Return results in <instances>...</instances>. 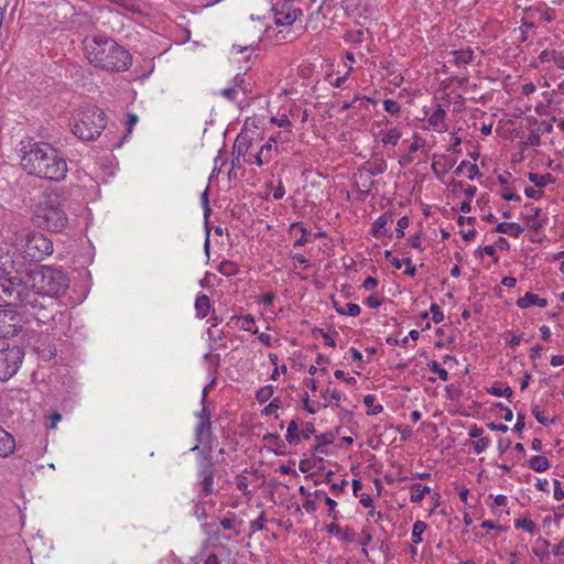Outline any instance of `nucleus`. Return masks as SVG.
Returning a JSON list of instances; mask_svg holds the SVG:
<instances>
[{"mask_svg": "<svg viewBox=\"0 0 564 564\" xmlns=\"http://www.w3.org/2000/svg\"><path fill=\"white\" fill-rule=\"evenodd\" d=\"M534 26L535 24L533 22H529L523 19L521 25L516 29L514 32H519L521 42H527L529 40V30L533 29Z\"/></svg>", "mask_w": 564, "mask_h": 564, "instance_id": "e433bc0d", "label": "nucleus"}, {"mask_svg": "<svg viewBox=\"0 0 564 564\" xmlns=\"http://www.w3.org/2000/svg\"><path fill=\"white\" fill-rule=\"evenodd\" d=\"M54 247L50 238L39 231L26 235L22 248V254L25 260L40 262L53 253Z\"/></svg>", "mask_w": 564, "mask_h": 564, "instance_id": "6e6552de", "label": "nucleus"}, {"mask_svg": "<svg viewBox=\"0 0 564 564\" xmlns=\"http://www.w3.org/2000/svg\"><path fill=\"white\" fill-rule=\"evenodd\" d=\"M369 102H375L372 98H361L359 95H356L355 98L351 101H346L340 106L339 111H346L348 109H361L367 108V105Z\"/></svg>", "mask_w": 564, "mask_h": 564, "instance_id": "4be33fe9", "label": "nucleus"}, {"mask_svg": "<svg viewBox=\"0 0 564 564\" xmlns=\"http://www.w3.org/2000/svg\"><path fill=\"white\" fill-rule=\"evenodd\" d=\"M517 305L520 308H528L532 305L545 307L547 305L546 299L540 297L538 294L527 292L522 297L518 299Z\"/></svg>", "mask_w": 564, "mask_h": 564, "instance_id": "2eb2a0df", "label": "nucleus"}, {"mask_svg": "<svg viewBox=\"0 0 564 564\" xmlns=\"http://www.w3.org/2000/svg\"><path fill=\"white\" fill-rule=\"evenodd\" d=\"M495 231L499 234H506L513 238H518L522 234L523 229L517 223H500L495 228Z\"/></svg>", "mask_w": 564, "mask_h": 564, "instance_id": "6ab92c4d", "label": "nucleus"}, {"mask_svg": "<svg viewBox=\"0 0 564 564\" xmlns=\"http://www.w3.org/2000/svg\"><path fill=\"white\" fill-rule=\"evenodd\" d=\"M334 308L340 315L347 316H358L361 312V308L358 304L355 303H346L345 306H341L336 300L333 301Z\"/></svg>", "mask_w": 564, "mask_h": 564, "instance_id": "aec40b11", "label": "nucleus"}, {"mask_svg": "<svg viewBox=\"0 0 564 564\" xmlns=\"http://www.w3.org/2000/svg\"><path fill=\"white\" fill-rule=\"evenodd\" d=\"M325 503L328 507V517L333 518L334 520H337L338 518V511L336 510V501L332 498H326Z\"/></svg>", "mask_w": 564, "mask_h": 564, "instance_id": "13d9d810", "label": "nucleus"}, {"mask_svg": "<svg viewBox=\"0 0 564 564\" xmlns=\"http://www.w3.org/2000/svg\"><path fill=\"white\" fill-rule=\"evenodd\" d=\"M524 194L529 198L540 199L543 196V192L540 189H535L534 187H527L524 189Z\"/></svg>", "mask_w": 564, "mask_h": 564, "instance_id": "338daca9", "label": "nucleus"}, {"mask_svg": "<svg viewBox=\"0 0 564 564\" xmlns=\"http://www.w3.org/2000/svg\"><path fill=\"white\" fill-rule=\"evenodd\" d=\"M212 308L210 300L206 294L197 295L195 300V315L197 318H205Z\"/></svg>", "mask_w": 564, "mask_h": 564, "instance_id": "dca6fc26", "label": "nucleus"}, {"mask_svg": "<svg viewBox=\"0 0 564 564\" xmlns=\"http://www.w3.org/2000/svg\"><path fill=\"white\" fill-rule=\"evenodd\" d=\"M272 142H275L274 137H270L265 144L260 148V153L267 159L268 163L273 159V156L278 153V145H273Z\"/></svg>", "mask_w": 564, "mask_h": 564, "instance_id": "7c9ffc66", "label": "nucleus"}, {"mask_svg": "<svg viewBox=\"0 0 564 564\" xmlns=\"http://www.w3.org/2000/svg\"><path fill=\"white\" fill-rule=\"evenodd\" d=\"M371 540H372L371 529L369 527L362 528L361 533H360V544L362 546H366L371 542Z\"/></svg>", "mask_w": 564, "mask_h": 564, "instance_id": "4d7b16f0", "label": "nucleus"}, {"mask_svg": "<svg viewBox=\"0 0 564 564\" xmlns=\"http://www.w3.org/2000/svg\"><path fill=\"white\" fill-rule=\"evenodd\" d=\"M246 74H237L232 79V86L243 94L250 93V84L246 80Z\"/></svg>", "mask_w": 564, "mask_h": 564, "instance_id": "473e14b6", "label": "nucleus"}, {"mask_svg": "<svg viewBox=\"0 0 564 564\" xmlns=\"http://www.w3.org/2000/svg\"><path fill=\"white\" fill-rule=\"evenodd\" d=\"M288 443L290 445H297L301 442V433L299 432V425L295 420H292L286 430V436H285Z\"/></svg>", "mask_w": 564, "mask_h": 564, "instance_id": "cd10ccee", "label": "nucleus"}, {"mask_svg": "<svg viewBox=\"0 0 564 564\" xmlns=\"http://www.w3.org/2000/svg\"><path fill=\"white\" fill-rule=\"evenodd\" d=\"M237 319H241L242 321V324L240 326L241 329L246 330V332H252V333H257V328L253 329V326L256 325V321L253 318L252 315L248 314L246 316H242V317H237Z\"/></svg>", "mask_w": 564, "mask_h": 564, "instance_id": "a19ab883", "label": "nucleus"}, {"mask_svg": "<svg viewBox=\"0 0 564 564\" xmlns=\"http://www.w3.org/2000/svg\"><path fill=\"white\" fill-rule=\"evenodd\" d=\"M209 188L206 187L205 191L202 193V196H200V203H202V207L204 209V217L205 219L207 220L210 213H212V209H210V206H209Z\"/></svg>", "mask_w": 564, "mask_h": 564, "instance_id": "c03bdc74", "label": "nucleus"}, {"mask_svg": "<svg viewBox=\"0 0 564 564\" xmlns=\"http://www.w3.org/2000/svg\"><path fill=\"white\" fill-rule=\"evenodd\" d=\"M223 529L225 530H232L236 532V534H239V530L237 528V522L235 519L232 518H224L223 520H220V523Z\"/></svg>", "mask_w": 564, "mask_h": 564, "instance_id": "603ef678", "label": "nucleus"}, {"mask_svg": "<svg viewBox=\"0 0 564 564\" xmlns=\"http://www.w3.org/2000/svg\"><path fill=\"white\" fill-rule=\"evenodd\" d=\"M454 55V62L457 65H465L473 61L474 52L471 50H459L451 52Z\"/></svg>", "mask_w": 564, "mask_h": 564, "instance_id": "c756f323", "label": "nucleus"}, {"mask_svg": "<svg viewBox=\"0 0 564 564\" xmlns=\"http://www.w3.org/2000/svg\"><path fill=\"white\" fill-rule=\"evenodd\" d=\"M446 111L441 104H437L436 108L429 116V124L433 127L435 130L445 131L447 130V124L445 123Z\"/></svg>", "mask_w": 564, "mask_h": 564, "instance_id": "ddd939ff", "label": "nucleus"}, {"mask_svg": "<svg viewBox=\"0 0 564 564\" xmlns=\"http://www.w3.org/2000/svg\"><path fill=\"white\" fill-rule=\"evenodd\" d=\"M554 499L557 501H561L564 499V490L562 488L561 481L557 479H554Z\"/></svg>", "mask_w": 564, "mask_h": 564, "instance_id": "680f3d73", "label": "nucleus"}, {"mask_svg": "<svg viewBox=\"0 0 564 564\" xmlns=\"http://www.w3.org/2000/svg\"><path fill=\"white\" fill-rule=\"evenodd\" d=\"M464 170L468 172L467 177L469 180H474L475 177L480 175L479 167L476 164H473L468 161H462L460 164L454 171V174L456 176H460L463 174Z\"/></svg>", "mask_w": 564, "mask_h": 564, "instance_id": "412c9836", "label": "nucleus"}, {"mask_svg": "<svg viewBox=\"0 0 564 564\" xmlns=\"http://www.w3.org/2000/svg\"><path fill=\"white\" fill-rule=\"evenodd\" d=\"M15 271L13 257L9 253L0 256V278L14 276Z\"/></svg>", "mask_w": 564, "mask_h": 564, "instance_id": "a211bd4d", "label": "nucleus"}, {"mask_svg": "<svg viewBox=\"0 0 564 564\" xmlns=\"http://www.w3.org/2000/svg\"><path fill=\"white\" fill-rule=\"evenodd\" d=\"M237 271L236 267L231 262H223L219 267V272L224 275H232Z\"/></svg>", "mask_w": 564, "mask_h": 564, "instance_id": "6e6d98bb", "label": "nucleus"}, {"mask_svg": "<svg viewBox=\"0 0 564 564\" xmlns=\"http://www.w3.org/2000/svg\"><path fill=\"white\" fill-rule=\"evenodd\" d=\"M20 164L30 175L53 181H63L68 172L63 153L48 142L29 139L21 142Z\"/></svg>", "mask_w": 564, "mask_h": 564, "instance_id": "f257e3e1", "label": "nucleus"}, {"mask_svg": "<svg viewBox=\"0 0 564 564\" xmlns=\"http://www.w3.org/2000/svg\"><path fill=\"white\" fill-rule=\"evenodd\" d=\"M21 318L13 310H0V338L15 336L20 329Z\"/></svg>", "mask_w": 564, "mask_h": 564, "instance_id": "9d476101", "label": "nucleus"}, {"mask_svg": "<svg viewBox=\"0 0 564 564\" xmlns=\"http://www.w3.org/2000/svg\"><path fill=\"white\" fill-rule=\"evenodd\" d=\"M339 535L344 542H352L355 540L356 533L352 529L345 528L344 530L341 529V533Z\"/></svg>", "mask_w": 564, "mask_h": 564, "instance_id": "e2e57ef3", "label": "nucleus"}, {"mask_svg": "<svg viewBox=\"0 0 564 564\" xmlns=\"http://www.w3.org/2000/svg\"><path fill=\"white\" fill-rule=\"evenodd\" d=\"M389 220H391V216H388L386 214L378 217L372 224V236L376 238L383 236L386 234V226Z\"/></svg>", "mask_w": 564, "mask_h": 564, "instance_id": "bb28decb", "label": "nucleus"}, {"mask_svg": "<svg viewBox=\"0 0 564 564\" xmlns=\"http://www.w3.org/2000/svg\"><path fill=\"white\" fill-rule=\"evenodd\" d=\"M528 178L539 188L545 187L547 184H553L555 182V177L550 173L540 175L531 172L529 173Z\"/></svg>", "mask_w": 564, "mask_h": 564, "instance_id": "b1692460", "label": "nucleus"}, {"mask_svg": "<svg viewBox=\"0 0 564 564\" xmlns=\"http://www.w3.org/2000/svg\"><path fill=\"white\" fill-rule=\"evenodd\" d=\"M24 352L18 346L0 343V380L12 378L20 368Z\"/></svg>", "mask_w": 564, "mask_h": 564, "instance_id": "1a4fd4ad", "label": "nucleus"}, {"mask_svg": "<svg viewBox=\"0 0 564 564\" xmlns=\"http://www.w3.org/2000/svg\"><path fill=\"white\" fill-rule=\"evenodd\" d=\"M516 528L523 529L531 533L535 529V523L530 518L518 519L514 522Z\"/></svg>", "mask_w": 564, "mask_h": 564, "instance_id": "79ce46f5", "label": "nucleus"}, {"mask_svg": "<svg viewBox=\"0 0 564 564\" xmlns=\"http://www.w3.org/2000/svg\"><path fill=\"white\" fill-rule=\"evenodd\" d=\"M375 400L376 398L372 394H367L364 398L365 405L371 409L368 413L372 415L379 414L383 411V406L381 404H375Z\"/></svg>", "mask_w": 564, "mask_h": 564, "instance_id": "58836bf2", "label": "nucleus"}, {"mask_svg": "<svg viewBox=\"0 0 564 564\" xmlns=\"http://www.w3.org/2000/svg\"><path fill=\"white\" fill-rule=\"evenodd\" d=\"M238 89L234 86L224 88L219 91V95L229 101H236L238 97Z\"/></svg>", "mask_w": 564, "mask_h": 564, "instance_id": "49530a36", "label": "nucleus"}, {"mask_svg": "<svg viewBox=\"0 0 564 564\" xmlns=\"http://www.w3.org/2000/svg\"><path fill=\"white\" fill-rule=\"evenodd\" d=\"M402 133L398 128H391L388 131L382 133L381 142L384 145L391 144L395 147L401 138Z\"/></svg>", "mask_w": 564, "mask_h": 564, "instance_id": "c85d7f7f", "label": "nucleus"}, {"mask_svg": "<svg viewBox=\"0 0 564 564\" xmlns=\"http://www.w3.org/2000/svg\"><path fill=\"white\" fill-rule=\"evenodd\" d=\"M302 13L301 9L291 8L289 3L284 2L274 9V22L276 25H292Z\"/></svg>", "mask_w": 564, "mask_h": 564, "instance_id": "9b49d317", "label": "nucleus"}, {"mask_svg": "<svg viewBox=\"0 0 564 564\" xmlns=\"http://www.w3.org/2000/svg\"><path fill=\"white\" fill-rule=\"evenodd\" d=\"M272 122L276 123L281 128H290L292 126L286 115H282L280 118L273 117Z\"/></svg>", "mask_w": 564, "mask_h": 564, "instance_id": "0e129e2a", "label": "nucleus"}, {"mask_svg": "<svg viewBox=\"0 0 564 564\" xmlns=\"http://www.w3.org/2000/svg\"><path fill=\"white\" fill-rule=\"evenodd\" d=\"M264 522H265V517H264V512L262 511L261 514L256 520L250 522V529L252 531H262L265 529Z\"/></svg>", "mask_w": 564, "mask_h": 564, "instance_id": "8fccbe9b", "label": "nucleus"}, {"mask_svg": "<svg viewBox=\"0 0 564 564\" xmlns=\"http://www.w3.org/2000/svg\"><path fill=\"white\" fill-rule=\"evenodd\" d=\"M524 208L528 210L527 217L532 220L539 217L541 209L535 207L533 204H527Z\"/></svg>", "mask_w": 564, "mask_h": 564, "instance_id": "052dcab7", "label": "nucleus"}, {"mask_svg": "<svg viewBox=\"0 0 564 564\" xmlns=\"http://www.w3.org/2000/svg\"><path fill=\"white\" fill-rule=\"evenodd\" d=\"M525 144L530 145V147H539L541 144L540 135L538 133H535V132H531L528 135Z\"/></svg>", "mask_w": 564, "mask_h": 564, "instance_id": "774afa93", "label": "nucleus"}, {"mask_svg": "<svg viewBox=\"0 0 564 564\" xmlns=\"http://www.w3.org/2000/svg\"><path fill=\"white\" fill-rule=\"evenodd\" d=\"M191 452L197 454L198 498L204 499L214 492L216 463L212 455V446L208 445L200 448L196 444L191 448Z\"/></svg>", "mask_w": 564, "mask_h": 564, "instance_id": "0eeeda50", "label": "nucleus"}, {"mask_svg": "<svg viewBox=\"0 0 564 564\" xmlns=\"http://www.w3.org/2000/svg\"><path fill=\"white\" fill-rule=\"evenodd\" d=\"M35 223L40 228L62 232L68 225L67 215L56 193L45 194L34 212Z\"/></svg>", "mask_w": 564, "mask_h": 564, "instance_id": "39448f33", "label": "nucleus"}, {"mask_svg": "<svg viewBox=\"0 0 564 564\" xmlns=\"http://www.w3.org/2000/svg\"><path fill=\"white\" fill-rule=\"evenodd\" d=\"M105 128V112L97 107H91L77 115L74 119L72 131L78 139L91 141L98 138Z\"/></svg>", "mask_w": 564, "mask_h": 564, "instance_id": "423d86ee", "label": "nucleus"}, {"mask_svg": "<svg viewBox=\"0 0 564 564\" xmlns=\"http://www.w3.org/2000/svg\"><path fill=\"white\" fill-rule=\"evenodd\" d=\"M383 108L391 115H399L401 111V106L393 99L383 100Z\"/></svg>", "mask_w": 564, "mask_h": 564, "instance_id": "a18cd8bd", "label": "nucleus"}, {"mask_svg": "<svg viewBox=\"0 0 564 564\" xmlns=\"http://www.w3.org/2000/svg\"><path fill=\"white\" fill-rule=\"evenodd\" d=\"M528 466L534 471L543 473L549 469L550 463L545 456L536 455L529 459Z\"/></svg>", "mask_w": 564, "mask_h": 564, "instance_id": "5701e85b", "label": "nucleus"}, {"mask_svg": "<svg viewBox=\"0 0 564 564\" xmlns=\"http://www.w3.org/2000/svg\"><path fill=\"white\" fill-rule=\"evenodd\" d=\"M19 307L39 324H47L54 317V302L33 290L20 276L0 278V307Z\"/></svg>", "mask_w": 564, "mask_h": 564, "instance_id": "f03ea898", "label": "nucleus"}, {"mask_svg": "<svg viewBox=\"0 0 564 564\" xmlns=\"http://www.w3.org/2000/svg\"><path fill=\"white\" fill-rule=\"evenodd\" d=\"M426 529V524L423 521H416L412 527V540L414 544L422 542V534Z\"/></svg>", "mask_w": 564, "mask_h": 564, "instance_id": "f704fd0d", "label": "nucleus"}, {"mask_svg": "<svg viewBox=\"0 0 564 564\" xmlns=\"http://www.w3.org/2000/svg\"><path fill=\"white\" fill-rule=\"evenodd\" d=\"M263 440L270 444H276L278 446H284L283 442L280 441V436L276 433H268L263 436Z\"/></svg>", "mask_w": 564, "mask_h": 564, "instance_id": "69168bd1", "label": "nucleus"}, {"mask_svg": "<svg viewBox=\"0 0 564 564\" xmlns=\"http://www.w3.org/2000/svg\"><path fill=\"white\" fill-rule=\"evenodd\" d=\"M15 449L14 437L0 426V457H9Z\"/></svg>", "mask_w": 564, "mask_h": 564, "instance_id": "f8f14e48", "label": "nucleus"}, {"mask_svg": "<svg viewBox=\"0 0 564 564\" xmlns=\"http://www.w3.org/2000/svg\"><path fill=\"white\" fill-rule=\"evenodd\" d=\"M36 350L43 360H51L57 354V349L48 341H41Z\"/></svg>", "mask_w": 564, "mask_h": 564, "instance_id": "a878e982", "label": "nucleus"}, {"mask_svg": "<svg viewBox=\"0 0 564 564\" xmlns=\"http://www.w3.org/2000/svg\"><path fill=\"white\" fill-rule=\"evenodd\" d=\"M212 436V423L208 417L199 421L195 429V437L198 444H204L205 440Z\"/></svg>", "mask_w": 564, "mask_h": 564, "instance_id": "f3484780", "label": "nucleus"}, {"mask_svg": "<svg viewBox=\"0 0 564 564\" xmlns=\"http://www.w3.org/2000/svg\"><path fill=\"white\" fill-rule=\"evenodd\" d=\"M333 436L330 434H321L316 436L317 444L314 447L315 452H319L323 454H327V452L324 449V446L333 443Z\"/></svg>", "mask_w": 564, "mask_h": 564, "instance_id": "c9c22d12", "label": "nucleus"}, {"mask_svg": "<svg viewBox=\"0 0 564 564\" xmlns=\"http://www.w3.org/2000/svg\"><path fill=\"white\" fill-rule=\"evenodd\" d=\"M430 311H431V314H432V321L435 323V324H438L441 323L443 319H444V314L440 307L438 304L436 303H433L430 307Z\"/></svg>", "mask_w": 564, "mask_h": 564, "instance_id": "de8ad7c7", "label": "nucleus"}, {"mask_svg": "<svg viewBox=\"0 0 564 564\" xmlns=\"http://www.w3.org/2000/svg\"><path fill=\"white\" fill-rule=\"evenodd\" d=\"M427 367L431 371L436 373L442 381L448 380V372L444 368H442L437 361H435V360L430 361L427 364Z\"/></svg>", "mask_w": 564, "mask_h": 564, "instance_id": "ea45409f", "label": "nucleus"}, {"mask_svg": "<svg viewBox=\"0 0 564 564\" xmlns=\"http://www.w3.org/2000/svg\"><path fill=\"white\" fill-rule=\"evenodd\" d=\"M84 50L89 63L101 69L124 72L132 64L131 54L105 35L87 36L84 40Z\"/></svg>", "mask_w": 564, "mask_h": 564, "instance_id": "7ed1b4c3", "label": "nucleus"}, {"mask_svg": "<svg viewBox=\"0 0 564 564\" xmlns=\"http://www.w3.org/2000/svg\"><path fill=\"white\" fill-rule=\"evenodd\" d=\"M193 512H194V516L198 520H203V519L207 518L206 508H205V505L202 501L196 502V505L194 506V511Z\"/></svg>", "mask_w": 564, "mask_h": 564, "instance_id": "5fc2aeb1", "label": "nucleus"}, {"mask_svg": "<svg viewBox=\"0 0 564 564\" xmlns=\"http://www.w3.org/2000/svg\"><path fill=\"white\" fill-rule=\"evenodd\" d=\"M252 147V140L249 135L240 133L236 138L232 148V154H238V158L245 156Z\"/></svg>", "mask_w": 564, "mask_h": 564, "instance_id": "4468645a", "label": "nucleus"}, {"mask_svg": "<svg viewBox=\"0 0 564 564\" xmlns=\"http://www.w3.org/2000/svg\"><path fill=\"white\" fill-rule=\"evenodd\" d=\"M281 406V401L274 398L264 409L261 411L262 415H271Z\"/></svg>", "mask_w": 564, "mask_h": 564, "instance_id": "09e8293b", "label": "nucleus"}, {"mask_svg": "<svg viewBox=\"0 0 564 564\" xmlns=\"http://www.w3.org/2000/svg\"><path fill=\"white\" fill-rule=\"evenodd\" d=\"M558 52L556 51H549V50H544L541 52L539 58L542 63L544 62H554L555 61V55H557Z\"/></svg>", "mask_w": 564, "mask_h": 564, "instance_id": "bf43d9fd", "label": "nucleus"}, {"mask_svg": "<svg viewBox=\"0 0 564 564\" xmlns=\"http://www.w3.org/2000/svg\"><path fill=\"white\" fill-rule=\"evenodd\" d=\"M32 289L39 295L52 300L63 295L68 289V278L59 268L42 265L30 273ZM56 303H54V307ZM56 310L54 308V313Z\"/></svg>", "mask_w": 564, "mask_h": 564, "instance_id": "20e7f679", "label": "nucleus"}, {"mask_svg": "<svg viewBox=\"0 0 564 564\" xmlns=\"http://www.w3.org/2000/svg\"><path fill=\"white\" fill-rule=\"evenodd\" d=\"M274 393V387L271 384L260 388L256 393V399L260 403H264L272 398Z\"/></svg>", "mask_w": 564, "mask_h": 564, "instance_id": "72a5a7b5", "label": "nucleus"}, {"mask_svg": "<svg viewBox=\"0 0 564 564\" xmlns=\"http://www.w3.org/2000/svg\"><path fill=\"white\" fill-rule=\"evenodd\" d=\"M532 414L535 416L536 421L544 426H547L550 423H553V420L550 421L547 416H545L544 413L539 410L538 406L533 408Z\"/></svg>", "mask_w": 564, "mask_h": 564, "instance_id": "864d4df0", "label": "nucleus"}, {"mask_svg": "<svg viewBox=\"0 0 564 564\" xmlns=\"http://www.w3.org/2000/svg\"><path fill=\"white\" fill-rule=\"evenodd\" d=\"M488 392L495 397L510 398L512 395V389L510 387H502L500 384H494Z\"/></svg>", "mask_w": 564, "mask_h": 564, "instance_id": "4c0bfd02", "label": "nucleus"}, {"mask_svg": "<svg viewBox=\"0 0 564 564\" xmlns=\"http://www.w3.org/2000/svg\"><path fill=\"white\" fill-rule=\"evenodd\" d=\"M322 398L326 401V402H335V404L337 406H339V401L341 399V393L337 390H333V391H329V389H326L323 393H322Z\"/></svg>", "mask_w": 564, "mask_h": 564, "instance_id": "37998d69", "label": "nucleus"}, {"mask_svg": "<svg viewBox=\"0 0 564 564\" xmlns=\"http://www.w3.org/2000/svg\"><path fill=\"white\" fill-rule=\"evenodd\" d=\"M410 491H411V496H410L411 502L419 503L423 500L425 494L431 491V489L427 486H423L420 482H415V484L411 485Z\"/></svg>", "mask_w": 564, "mask_h": 564, "instance_id": "393cba45", "label": "nucleus"}, {"mask_svg": "<svg viewBox=\"0 0 564 564\" xmlns=\"http://www.w3.org/2000/svg\"><path fill=\"white\" fill-rule=\"evenodd\" d=\"M490 440L489 437H480L474 445V451L476 454H481L489 446Z\"/></svg>", "mask_w": 564, "mask_h": 564, "instance_id": "3c124183", "label": "nucleus"}, {"mask_svg": "<svg viewBox=\"0 0 564 564\" xmlns=\"http://www.w3.org/2000/svg\"><path fill=\"white\" fill-rule=\"evenodd\" d=\"M295 229H299L302 235L299 239L295 240L294 247L300 248V247L305 246L308 241L307 237H306L308 234L307 229L300 221H295V223L291 224L290 232H293Z\"/></svg>", "mask_w": 564, "mask_h": 564, "instance_id": "2f4dec72", "label": "nucleus"}]
</instances>
